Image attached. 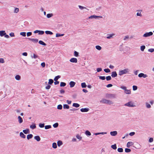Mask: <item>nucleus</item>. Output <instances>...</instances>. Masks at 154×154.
I'll use <instances>...</instances> for the list:
<instances>
[{
  "mask_svg": "<svg viewBox=\"0 0 154 154\" xmlns=\"http://www.w3.org/2000/svg\"><path fill=\"white\" fill-rule=\"evenodd\" d=\"M100 103H107L109 105L112 104L113 103V102L111 101L105 99H103L102 100L100 101Z\"/></svg>",
  "mask_w": 154,
  "mask_h": 154,
  "instance_id": "1",
  "label": "nucleus"
},
{
  "mask_svg": "<svg viewBox=\"0 0 154 154\" xmlns=\"http://www.w3.org/2000/svg\"><path fill=\"white\" fill-rule=\"evenodd\" d=\"M129 71V70L128 69H125L123 70H122L120 71L119 72V75L120 76L122 75L123 74H125V73L128 72Z\"/></svg>",
  "mask_w": 154,
  "mask_h": 154,
  "instance_id": "2",
  "label": "nucleus"
},
{
  "mask_svg": "<svg viewBox=\"0 0 154 154\" xmlns=\"http://www.w3.org/2000/svg\"><path fill=\"white\" fill-rule=\"evenodd\" d=\"M124 106H128V107H134L136 106L134 105V103L132 102V101L128 102L127 103L125 104Z\"/></svg>",
  "mask_w": 154,
  "mask_h": 154,
  "instance_id": "3",
  "label": "nucleus"
},
{
  "mask_svg": "<svg viewBox=\"0 0 154 154\" xmlns=\"http://www.w3.org/2000/svg\"><path fill=\"white\" fill-rule=\"evenodd\" d=\"M153 33L152 32H146L143 35V36L144 37H147L152 35Z\"/></svg>",
  "mask_w": 154,
  "mask_h": 154,
  "instance_id": "4",
  "label": "nucleus"
},
{
  "mask_svg": "<svg viewBox=\"0 0 154 154\" xmlns=\"http://www.w3.org/2000/svg\"><path fill=\"white\" fill-rule=\"evenodd\" d=\"M99 18H102V17L96 15H91L88 17V18L89 19H92L93 18L97 19Z\"/></svg>",
  "mask_w": 154,
  "mask_h": 154,
  "instance_id": "5",
  "label": "nucleus"
},
{
  "mask_svg": "<svg viewBox=\"0 0 154 154\" xmlns=\"http://www.w3.org/2000/svg\"><path fill=\"white\" fill-rule=\"evenodd\" d=\"M106 96L108 97V98H115L116 97V95L114 94H107L106 95Z\"/></svg>",
  "mask_w": 154,
  "mask_h": 154,
  "instance_id": "6",
  "label": "nucleus"
},
{
  "mask_svg": "<svg viewBox=\"0 0 154 154\" xmlns=\"http://www.w3.org/2000/svg\"><path fill=\"white\" fill-rule=\"evenodd\" d=\"M138 76L140 78L143 77V78H146L148 76V75L146 74L141 73L138 74Z\"/></svg>",
  "mask_w": 154,
  "mask_h": 154,
  "instance_id": "7",
  "label": "nucleus"
},
{
  "mask_svg": "<svg viewBox=\"0 0 154 154\" xmlns=\"http://www.w3.org/2000/svg\"><path fill=\"white\" fill-rule=\"evenodd\" d=\"M27 39H29V41H32L34 43H37L38 41V40L37 39H34V38H27Z\"/></svg>",
  "mask_w": 154,
  "mask_h": 154,
  "instance_id": "8",
  "label": "nucleus"
},
{
  "mask_svg": "<svg viewBox=\"0 0 154 154\" xmlns=\"http://www.w3.org/2000/svg\"><path fill=\"white\" fill-rule=\"evenodd\" d=\"M117 75V74L116 71L112 72L111 73V76L112 78L116 77Z\"/></svg>",
  "mask_w": 154,
  "mask_h": 154,
  "instance_id": "9",
  "label": "nucleus"
},
{
  "mask_svg": "<svg viewBox=\"0 0 154 154\" xmlns=\"http://www.w3.org/2000/svg\"><path fill=\"white\" fill-rule=\"evenodd\" d=\"M89 109L88 108H82L80 109V111L82 112H87L89 110Z\"/></svg>",
  "mask_w": 154,
  "mask_h": 154,
  "instance_id": "10",
  "label": "nucleus"
},
{
  "mask_svg": "<svg viewBox=\"0 0 154 154\" xmlns=\"http://www.w3.org/2000/svg\"><path fill=\"white\" fill-rule=\"evenodd\" d=\"M117 134V132L116 131H111L110 132V134L112 136H115Z\"/></svg>",
  "mask_w": 154,
  "mask_h": 154,
  "instance_id": "11",
  "label": "nucleus"
},
{
  "mask_svg": "<svg viewBox=\"0 0 154 154\" xmlns=\"http://www.w3.org/2000/svg\"><path fill=\"white\" fill-rule=\"evenodd\" d=\"M75 84V82L73 81H71L69 83L70 87H73L74 86Z\"/></svg>",
  "mask_w": 154,
  "mask_h": 154,
  "instance_id": "12",
  "label": "nucleus"
},
{
  "mask_svg": "<svg viewBox=\"0 0 154 154\" xmlns=\"http://www.w3.org/2000/svg\"><path fill=\"white\" fill-rule=\"evenodd\" d=\"M134 144V143L131 141H129L128 142L127 144V147L128 148H129L130 146L133 145Z\"/></svg>",
  "mask_w": 154,
  "mask_h": 154,
  "instance_id": "13",
  "label": "nucleus"
},
{
  "mask_svg": "<svg viewBox=\"0 0 154 154\" xmlns=\"http://www.w3.org/2000/svg\"><path fill=\"white\" fill-rule=\"evenodd\" d=\"M6 34L5 31L2 30L0 31V35L2 37L3 36L5 35Z\"/></svg>",
  "mask_w": 154,
  "mask_h": 154,
  "instance_id": "14",
  "label": "nucleus"
},
{
  "mask_svg": "<svg viewBox=\"0 0 154 154\" xmlns=\"http://www.w3.org/2000/svg\"><path fill=\"white\" fill-rule=\"evenodd\" d=\"M69 61L72 63H77V58H71Z\"/></svg>",
  "mask_w": 154,
  "mask_h": 154,
  "instance_id": "15",
  "label": "nucleus"
},
{
  "mask_svg": "<svg viewBox=\"0 0 154 154\" xmlns=\"http://www.w3.org/2000/svg\"><path fill=\"white\" fill-rule=\"evenodd\" d=\"M18 122H19V123H21L22 122H23V119L22 118L21 116H18Z\"/></svg>",
  "mask_w": 154,
  "mask_h": 154,
  "instance_id": "16",
  "label": "nucleus"
},
{
  "mask_svg": "<svg viewBox=\"0 0 154 154\" xmlns=\"http://www.w3.org/2000/svg\"><path fill=\"white\" fill-rule=\"evenodd\" d=\"M34 138L37 141H39L41 140V138L38 136H35Z\"/></svg>",
  "mask_w": 154,
  "mask_h": 154,
  "instance_id": "17",
  "label": "nucleus"
},
{
  "mask_svg": "<svg viewBox=\"0 0 154 154\" xmlns=\"http://www.w3.org/2000/svg\"><path fill=\"white\" fill-rule=\"evenodd\" d=\"M23 132L25 134H29L30 133L29 130V129H26L25 130H23Z\"/></svg>",
  "mask_w": 154,
  "mask_h": 154,
  "instance_id": "18",
  "label": "nucleus"
},
{
  "mask_svg": "<svg viewBox=\"0 0 154 154\" xmlns=\"http://www.w3.org/2000/svg\"><path fill=\"white\" fill-rule=\"evenodd\" d=\"M20 135L21 138H26V136L22 132H20Z\"/></svg>",
  "mask_w": 154,
  "mask_h": 154,
  "instance_id": "19",
  "label": "nucleus"
},
{
  "mask_svg": "<svg viewBox=\"0 0 154 154\" xmlns=\"http://www.w3.org/2000/svg\"><path fill=\"white\" fill-rule=\"evenodd\" d=\"M107 133V132H100V133H95L94 134L95 135H98L99 134H106Z\"/></svg>",
  "mask_w": 154,
  "mask_h": 154,
  "instance_id": "20",
  "label": "nucleus"
},
{
  "mask_svg": "<svg viewBox=\"0 0 154 154\" xmlns=\"http://www.w3.org/2000/svg\"><path fill=\"white\" fill-rule=\"evenodd\" d=\"M85 134L88 136H90L91 135V132L88 130H87L85 131Z\"/></svg>",
  "mask_w": 154,
  "mask_h": 154,
  "instance_id": "21",
  "label": "nucleus"
},
{
  "mask_svg": "<svg viewBox=\"0 0 154 154\" xmlns=\"http://www.w3.org/2000/svg\"><path fill=\"white\" fill-rule=\"evenodd\" d=\"M72 106L76 108H78L80 106V105L77 103H74L72 104Z\"/></svg>",
  "mask_w": 154,
  "mask_h": 154,
  "instance_id": "22",
  "label": "nucleus"
},
{
  "mask_svg": "<svg viewBox=\"0 0 154 154\" xmlns=\"http://www.w3.org/2000/svg\"><path fill=\"white\" fill-rule=\"evenodd\" d=\"M33 136V135L31 134H28L27 136V138L29 140V139L32 138Z\"/></svg>",
  "mask_w": 154,
  "mask_h": 154,
  "instance_id": "23",
  "label": "nucleus"
},
{
  "mask_svg": "<svg viewBox=\"0 0 154 154\" xmlns=\"http://www.w3.org/2000/svg\"><path fill=\"white\" fill-rule=\"evenodd\" d=\"M15 79L17 80H20L21 79V76L19 75H17L15 76Z\"/></svg>",
  "mask_w": 154,
  "mask_h": 154,
  "instance_id": "24",
  "label": "nucleus"
},
{
  "mask_svg": "<svg viewBox=\"0 0 154 154\" xmlns=\"http://www.w3.org/2000/svg\"><path fill=\"white\" fill-rule=\"evenodd\" d=\"M57 144L58 146H60L63 144V142L61 140H59L57 142Z\"/></svg>",
  "mask_w": 154,
  "mask_h": 154,
  "instance_id": "25",
  "label": "nucleus"
},
{
  "mask_svg": "<svg viewBox=\"0 0 154 154\" xmlns=\"http://www.w3.org/2000/svg\"><path fill=\"white\" fill-rule=\"evenodd\" d=\"M38 43L44 46L46 45V44L43 41L40 40L38 42Z\"/></svg>",
  "mask_w": 154,
  "mask_h": 154,
  "instance_id": "26",
  "label": "nucleus"
},
{
  "mask_svg": "<svg viewBox=\"0 0 154 154\" xmlns=\"http://www.w3.org/2000/svg\"><path fill=\"white\" fill-rule=\"evenodd\" d=\"M30 127V128L32 129H34L36 128V126L35 125V124H33L31 125Z\"/></svg>",
  "mask_w": 154,
  "mask_h": 154,
  "instance_id": "27",
  "label": "nucleus"
},
{
  "mask_svg": "<svg viewBox=\"0 0 154 154\" xmlns=\"http://www.w3.org/2000/svg\"><path fill=\"white\" fill-rule=\"evenodd\" d=\"M69 107V106L67 104H65L63 105V108L64 109H68Z\"/></svg>",
  "mask_w": 154,
  "mask_h": 154,
  "instance_id": "28",
  "label": "nucleus"
},
{
  "mask_svg": "<svg viewBox=\"0 0 154 154\" xmlns=\"http://www.w3.org/2000/svg\"><path fill=\"white\" fill-rule=\"evenodd\" d=\"M85 83L83 82L81 83V86L82 88H85L87 87Z\"/></svg>",
  "mask_w": 154,
  "mask_h": 154,
  "instance_id": "29",
  "label": "nucleus"
},
{
  "mask_svg": "<svg viewBox=\"0 0 154 154\" xmlns=\"http://www.w3.org/2000/svg\"><path fill=\"white\" fill-rule=\"evenodd\" d=\"M111 147L114 149H116L117 148L116 144H115L114 145H111Z\"/></svg>",
  "mask_w": 154,
  "mask_h": 154,
  "instance_id": "30",
  "label": "nucleus"
},
{
  "mask_svg": "<svg viewBox=\"0 0 154 154\" xmlns=\"http://www.w3.org/2000/svg\"><path fill=\"white\" fill-rule=\"evenodd\" d=\"M53 14H47V17L48 18H50L52 17H53Z\"/></svg>",
  "mask_w": 154,
  "mask_h": 154,
  "instance_id": "31",
  "label": "nucleus"
},
{
  "mask_svg": "<svg viewBox=\"0 0 154 154\" xmlns=\"http://www.w3.org/2000/svg\"><path fill=\"white\" fill-rule=\"evenodd\" d=\"M114 35V34H108L107 35H109L106 37V38L108 39H110L112 37V36Z\"/></svg>",
  "mask_w": 154,
  "mask_h": 154,
  "instance_id": "32",
  "label": "nucleus"
},
{
  "mask_svg": "<svg viewBox=\"0 0 154 154\" xmlns=\"http://www.w3.org/2000/svg\"><path fill=\"white\" fill-rule=\"evenodd\" d=\"M66 85V84L65 82H61L60 83V87H64Z\"/></svg>",
  "mask_w": 154,
  "mask_h": 154,
  "instance_id": "33",
  "label": "nucleus"
},
{
  "mask_svg": "<svg viewBox=\"0 0 154 154\" xmlns=\"http://www.w3.org/2000/svg\"><path fill=\"white\" fill-rule=\"evenodd\" d=\"M125 92L126 94H130L131 93V91L129 90L126 89L125 91Z\"/></svg>",
  "mask_w": 154,
  "mask_h": 154,
  "instance_id": "34",
  "label": "nucleus"
},
{
  "mask_svg": "<svg viewBox=\"0 0 154 154\" xmlns=\"http://www.w3.org/2000/svg\"><path fill=\"white\" fill-rule=\"evenodd\" d=\"M45 33L47 34H49V35H52L53 33L52 32L50 31H45Z\"/></svg>",
  "mask_w": 154,
  "mask_h": 154,
  "instance_id": "35",
  "label": "nucleus"
},
{
  "mask_svg": "<svg viewBox=\"0 0 154 154\" xmlns=\"http://www.w3.org/2000/svg\"><path fill=\"white\" fill-rule=\"evenodd\" d=\"M61 76L60 75H58L57 76H56L54 79V81H57L58 79L60 78Z\"/></svg>",
  "mask_w": 154,
  "mask_h": 154,
  "instance_id": "36",
  "label": "nucleus"
},
{
  "mask_svg": "<svg viewBox=\"0 0 154 154\" xmlns=\"http://www.w3.org/2000/svg\"><path fill=\"white\" fill-rule=\"evenodd\" d=\"M45 129H48L51 128V125H47L45 126Z\"/></svg>",
  "mask_w": 154,
  "mask_h": 154,
  "instance_id": "37",
  "label": "nucleus"
},
{
  "mask_svg": "<svg viewBox=\"0 0 154 154\" xmlns=\"http://www.w3.org/2000/svg\"><path fill=\"white\" fill-rule=\"evenodd\" d=\"M117 151L119 152H123V149L122 148H119L117 149Z\"/></svg>",
  "mask_w": 154,
  "mask_h": 154,
  "instance_id": "38",
  "label": "nucleus"
},
{
  "mask_svg": "<svg viewBox=\"0 0 154 154\" xmlns=\"http://www.w3.org/2000/svg\"><path fill=\"white\" fill-rule=\"evenodd\" d=\"M52 147L54 149H56L57 148V145L56 143H53L52 144Z\"/></svg>",
  "mask_w": 154,
  "mask_h": 154,
  "instance_id": "39",
  "label": "nucleus"
},
{
  "mask_svg": "<svg viewBox=\"0 0 154 154\" xmlns=\"http://www.w3.org/2000/svg\"><path fill=\"white\" fill-rule=\"evenodd\" d=\"M64 35L63 34H60L59 33H57V34H56V37H60V36H63Z\"/></svg>",
  "mask_w": 154,
  "mask_h": 154,
  "instance_id": "40",
  "label": "nucleus"
},
{
  "mask_svg": "<svg viewBox=\"0 0 154 154\" xmlns=\"http://www.w3.org/2000/svg\"><path fill=\"white\" fill-rule=\"evenodd\" d=\"M54 81L53 80L51 79H50L49 80V82H48V84L49 85H52V84L53 83Z\"/></svg>",
  "mask_w": 154,
  "mask_h": 154,
  "instance_id": "41",
  "label": "nucleus"
},
{
  "mask_svg": "<svg viewBox=\"0 0 154 154\" xmlns=\"http://www.w3.org/2000/svg\"><path fill=\"white\" fill-rule=\"evenodd\" d=\"M131 151L130 149L126 148L125 149V151L126 152L128 153L130 152Z\"/></svg>",
  "mask_w": 154,
  "mask_h": 154,
  "instance_id": "42",
  "label": "nucleus"
},
{
  "mask_svg": "<svg viewBox=\"0 0 154 154\" xmlns=\"http://www.w3.org/2000/svg\"><path fill=\"white\" fill-rule=\"evenodd\" d=\"M39 126L41 128H43L45 127V124L40 123L39 124Z\"/></svg>",
  "mask_w": 154,
  "mask_h": 154,
  "instance_id": "43",
  "label": "nucleus"
},
{
  "mask_svg": "<svg viewBox=\"0 0 154 154\" xmlns=\"http://www.w3.org/2000/svg\"><path fill=\"white\" fill-rule=\"evenodd\" d=\"M104 71L106 73H109L110 72V70L108 68L104 69Z\"/></svg>",
  "mask_w": 154,
  "mask_h": 154,
  "instance_id": "44",
  "label": "nucleus"
},
{
  "mask_svg": "<svg viewBox=\"0 0 154 154\" xmlns=\"http://www.w3.org/2000/svg\"><path fill=\"white\" fill-rule=\"evenodd\" d=\"M95 48L97 49L98 50H100L101 49V47L99 45L96 46L95 47Z\"/></svg>",
  "mask_w": 154,
  "mask_h": 154,
  "instance_id": "45",
  "label": "nucleus"
},
{
  "mask_svg": "<svg viewBox=\"0 0 154 154\" xmlns=\"http://www.w3.org/2000/svg\"><path fill=\"white\" fill-rule=\"evenodd\" d=\"M106 80L107 81L110 80L112 79L111 77L110 76H106Z\"/></svg>",
  "mask_w": 154,
  "mask_h": 154,
  "instance_id": "46",
  "label": "nucleus"
},
{
  "mask_svg": "<svg viewBox=\"0 0 154 154\" xmlns=\"http://www.w3.org/2000/svg\"><path fill=\"white\" fill-rule=\"evenodd\" d=\"M59 124L58 123H56L53 125V126L54 128H57Z\"/></svg>",
  "mask_w": 154,
  "mask_h": 154,
  "instance_id": "47",
  "label": "nucleus"
},
{
  "mask_svg": "<svg viewBox=\"0 0 154 154\" xmlns=\"http://www.w3.org/2000/svg\"><path fill=\"white\" fill-rule=\"evenodd\" d=\"M19 11V9L18 8H15L14 10V12L15 13H17Z\"/></svg>",
  "mask_w": 154,
  "mask_h": 154,
  "instance_id": "48",
  "label": "nucleus"
},
{
  "mask_svg": "<svg viewBox=\"0 0 154 154\" xmlns=\"http://www.w3.org/2000/svg\"><path fill=\"white\" fill-rule=\"evenodd\" d=\"M140 11V12H137V16H139L140 17H142V15L141 14V10H139L138 11Z\"/></svg>",
  "mask_w": 154,
  "mask_h": 154,
  "instance_id": "49",
  "label": "nucleus"
},
{
  "mask_svg": "<svg viewBox=\"0 0 154 154\" xmlns=\"http://www.w3.org/2000/svg\"><path fill=\"white\" fill-rule=\"evenodd\" d=\"M79 8L80 9H81V10H82L83 9H86L88 10H89L86 7H84L81 6V5H79Z\"/></svg>",
  "mask_w": 154,
  "mask_h": 154,
  "instance_id": "50",
  "label": "nucleus"
},
{
  "mask_svg": "<svg viewBox=\"0 0 154 154\" xmlns=\"http://www.w3.org/2000/svg\"><path fill=\"white\" fill-rule=\"evenodd\" d=\"M145 48V45H142L140 47V50L142 51H144Z\"/></svg>",
  "mask_w": 154,
  "mask_h": 154,
  "instance_id": "51",
  "label": "nucleus"
},
{
  "mask_svg": "<svg viewBox=\"0 0 154 154\" xmlns=\"http://www.w3.org/2000/svg\"><path fill=\"white\" fill-rule=\"evenodd\" d=\"M57 109H62V106L61 104L58 105L57 106Z\"/></svg>",
  "mask_w": 154,
  "mask_h": 154,
  "instance_id": "52",
  "label": "nucleus"
},
{
  "mask_svg": "<svg viewBox=\"0 0 154 154\" xmlns=\"http://www.w3.org/2000/svg\"><path fill=\"white\" fill-rule=\"evenodd\" d=\"M99 78L102 80H104L106 79L105 77V76H99Z\"/></svg>",
  "mask_w": 154,
  "mask_h": 154,
  "instance_id": "53",
  "label": "nucleus"
},
{
  "mask_svg": "<svg viewBox=\"0 0 154 154\" xmlns=\"http://www.w3.org/2000/svg\"><path fill=\"white\" fill-rule=\"evenodd\" d=\"M20 34L21 35H22L23 36H26V33L25 32H22L20 33Z\"/></svg>",
  "mask_w": 154,
  "mask_h": 154,
  "instance_id": "54",
  "label": "nucleus"
},
{
  "mask_svg": "<svg viewBox=\"0 0 154 154\" xmlns=\"http://www.w3.org/2000/svg\"><path fill=\"white\" fill-rule=\"evenodd\" d=\"M146 105L147 108H149L151 107V105L147 103H146Z\"/></svg>",
  "mask_w": 154,
  "mask_h": 154,
  "instance_id": "55",
  "label": "nucleus"
},
{
  "mask_svg": "<svg viewBox=\"0 0 154 154\" xmlns=\"http://www.w3.org/2000/svg\"><path fill=\"white\" fill-rule=\"evenodd\" d=\"M137 89V87L136 85H133V89L134 91H136Z\"/></svg>",
  "mask_w": 154,
  "mask_h": 154,
  "instance_id": "56",
  "label": "nucleus"
},
{
  "mask_svg": "<svg viewBox=\"0 0 154 154\" xmlns=\"http://www.w3.org/2000/svg\"><path fill=\"white\" fill-rule=\"evenodd\" d=\"M76 137L79 140H81L82 138L79 134H77L76 135Z\"/></svg>",
  "mask_w": 154,
  "mask_h": 154,
  "instance_id": "57",
  "label": "nucleus"
},
{
  "mask_svg": "<svg viewBox=\"0 0 154 154\" xmlns=\"http://www.w3.org/2000/svg\"><path fill=\"white\" fill-rule=\"evenodd\" d=\"M44 33V32L43 31L39 30L38 34L43 35Z\"/></svg>",
  "mask_w": 154,
  "mask_h": 154,
  "instance_id": "58",
  "label": "nucleus"
},
{
  "mask_svg": "<svg viewBox=\"0 0 154 154\" xmlns=\"http://www.w3.org/2000/svg\"><path fill=\"white\" fill-rule=\"evenodd\" d=\"M32 34V33L31 32H27L26 33V35L27 36H29L31 35Z\"/></svg>",
  "mask_w": 154,
  "mask_h": 154,
  "instance_id": "59",
  "label": "nucleus"
},
{
  "mask_svg": "<svg viewBox=\"0 0 154 154\" xmlns=\"http://www.w3.org/2000/svg\"><path fill=\"white\" fill-rule=\"evenodd\" d=\"M153 141V138H152V137H150L149 139V142L150 143H151Z\"/></svg>",
  "mask_w": 154,
  "mask_h": 154,
  "instance_id": "60",
  "label": "nucleus"
},
{
  "mask_svg": "<svg viewBox=\"0 0 154 154\" xmlns=\"http://www.w3.org/2000/svg\"><path fill=\"white\" fill-rule=\"evenodd\" d=\"M78 55H79L78 52H77L76 51H74V55L76 57H78Z\"/></svg>",
  "mask_w": 154,
  "mask_h": 154,
  "instance_id": "61",
  "label": "nucleus"
},
{
  "mask_svg": "<svg viewBox=\"0 0 154 154\" xmlns=\"http://www.w3.org/2000/svg\"><path fill=\"white\" fill-rule=\"evenodd\" d=\"M148 51L151 52H152L154 51V49L153 48H150L148 49Z\"/></svg>",
  "mask_w": 154,
  "mask_h": 154,
  "instance_id": "62",
  "label": "nucleus"
},
{
  "mask_svg": "<svg viewBox=\"0 0 154 154\" xmlns=\"http://www.w3.org/2000/svg\"><path fill=\"white\" fill-rule=\"evenodd\" d=\"M135 134V133L134 132H131L129 133V135L131 136H133Z\"/></svg>",
  "mask_w": 154,
  "mask_h": 154,
  "instance_id": "63",
  "label": "nucleus"
},
{
  "mask_svg": "<svg viewBox=\"0 0 154 154\" xmlns=\"http://www.w3.org/2000/svg\"><path fill=\"white\" fill-rule=\"evenodd\" d=\"M9 35L11 37H13L14 36V34L13 32H11L9 34Z\"/></svg>",
  "mask_w": 154,
  "mask_h": 154,
  "instance_id": "64",
  "label": "nucleus"
}]
</instances>
